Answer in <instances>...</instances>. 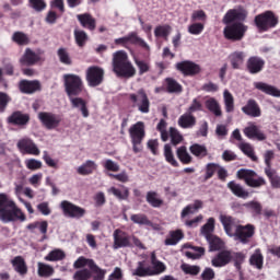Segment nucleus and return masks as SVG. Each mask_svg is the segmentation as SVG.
Wrapping results in <instances>:
<instances>
[{
  "label": "nucleus",
  "mask_w": 280,
  "mask_h": 280,
  "mask_svg": "<svg viewBox=\"0 0 280 280\" xmlns=\"http://www.w3.org/2000/svg\"><path fill=\"white\" fill-rule=\"evenodd\" d=\"M233 256L231 255V252H221L219 253L214 258H212L211 264L214 266V268H222V266H226L229 261H231V258Z\"/></svg>",
  "instance_id": "obj_22"
},
{
  "label": "nucleus",
  "mask_w": 280,
  "mask_h": 280,
  "mask_svg": "<svg viewBox=\"0 0 280 280\" xmlns=\"http://www.w3.org/2000/svg\"><path fill=\"white\" fill-rule=\"evenodd\" d=\"M170 137L173 145H178V143L183 142V136L173 127L170 128Z\"/></svg>",
  "instance_id": "obj_61"
},
{
  "label": "nucleus",
  "mask_w": 280,
  "mask_h": 280,
  "mask_svg": "<svg viewBox=\"0 0 280 280\" xmlns=\"http://www.w3.org/2000/svg\"><path fill=\"white\" fill-rule=\"evenodd\" d=\"M60 259H65V252L62 249H54L45 256L46 261H60Z\"/></svg>",
  "instance_id": "obj_54"
},
{
  "label": "nucleus",
  "mask_w": 280,
  "mask_h": 280,
  "mask_svg": "<svg viewBox=\"0 0 280 280\" xmlns=\"http://www.w3.org/2000/svg\"><path fill=\"white\" fill-rule=\"evenodd\" d=\"M223 100L226 113H233V110H235V100L233 98V94L225 90L223 92Z\"/></svg>",
  "instance_id": "obj_37"
},
{
  "label": "nucleus",
  "mask_w": 280,
  "mask_h": 280,
  "mask_svg": "<svg viewBox=\"0 0 280 280\" xmlns=\"http://www.w3.org/2000/svg\"><path fill=\"white\" fill-rule=\"evenodd\" d=\"M77 19L83 27H86L88 30H95V19H93L91 14H79Z\"/></svg>",
  "instance_id": "obj_34"
},
{
  "label": "nucleus",
  "mask_w": 280,
  "mask_h": 280,
  "mask_svg": "<svg viewBox=\"0 0 280 280\" xmlns=\"http://www.w3.org/2000/svg\"><path fill=\"white\" fill-rule=\"evenodd\" d=\"M63 215L66 218H84V214L86 213V210L84 208H81L80 206H77L72 203L71 201L63 200L59 205Z\"/></svg>",
  "instance_id": "obj_10"
},
{
  "label": "nucleus",
  "mask_w": 280,
  "mask_h": 280,
  "mask_svg": "<svg viewBox=\"0 0 280 280\" xmlns=\"http://www.w3.org/2000/svg\"><path fill=\"white\" fill-rule=\"evenodd\" d=\"M183 238V231L176 230L170 233V237L165 240L166 246H176V244Z\"/></svg>",
  "instance_id": "obj_40"
},
{
  "label": "nucleus",
  "mask_w": 280,
  "mask_h": 280,
  "mask_svg": "<svg viewBox=\"0 0 280 280\" xmlns=\"http://www.w3.org/2000/svg\"><path fill=\"white\" fill-rule=\"evenodd\" d=\"M74 37L79 47H84V43L88 40L86 33L84 31L75 30Z\"/></svg>",
  "instance_id": "obj_62"
},
{
  "label": "nucleus",
  "mask_w": 280,
  "mask_h": 280,
  "mask_svg": "<svg viewBox=\"0 0 280 280\" xmlns=\"http://www.w3.org/2000/svg\"><path fill=\"white\" fill-rule=\"evenodd\" d=\"M246 58V52L244 51H234L230 55V61L233 69H241L244 65Z\"/></svg>",
  "instance_id": "obj_29"
},
{
  "label": "nucleus",
  "mask_w": 280,
  "mask_h": 280,
  "mask_svg": "<svg viewBox=\"0 0 280 280\" xmlns=\"http://www.w3.org/2000/svg\"><path fill=\"white\" fill-rule=\"evenodd\" d=\"M114 248H124L126 246H138V248H145L141 241L137 238V236H128L126 232L121 230H115L114 231Z\"/></svg>",
  "instance_id": "obj_6"
},
{
  "label": "nucleus",
  "mask_w": 280,
  "mask_h": 280,
  "mask_svg": "<svg viewBox=\"0 0 280 280\" xmlns=\"http://www.w3.org/2000/svg\"><path fill=\"white\" fill-rule=\"evenodd\" d=\"M171 33H172V26L170 25H160L154 30V34L156 38H167Z\"/></svg>",
  "instance_id": "obj_46"
},
{
  "label": "nucleus",
  "mask_w": 280,
  "mask_h": 280,
  "mask_svg": "<svg viewBox=\"0 0 280 280\" xmlns=\"http://www.w3.org/2000/svg\"><path fill=\"white\" fill-rule=\"evenodd\" d=\"M40 55L34 52L31 48H26L24 54L20 58V63L24 67H34L37 62H40Z\"/></svg>",
  "instance_id": "obj_18"
},
{
  "label": "nucleus",
  "mask_w": 280,
  "mask_h": 280,
  "mask_svg": "<svg viewBox=\"0 0 280 280\" xmlns=\"http://www.w3.org/2000/svg\"><path fill=\"white\" fill-rule=\"evenodd\" d=\"M85 74L89 86H100L104 82V70L100 67L88 68Z\"/></svg>",
  "instance_id": "obj_11"
},
{
  "label": "nucleus",
  "mask_w": 280,
  "mask_h": 280,
  "mask_svg": "<svg viewBox=\"0 0 280 280\" xmlns=\"http://www.w3.org/2000/svg\"><path fill=\"white\" fill-rule=\"evenodd\" d=\"M130 220L131 222H133V224H143L144 226H152V222L148 220V217L145 214H131Z\"/></svg>",
  "instance_id": "obj_48"
},
{
  "label": "nucleus",
  "mask_w": 280,
  "mask_h": 280,
  "mask_svg": "<svg viewBox=\"0 0 280 280\" xmlns=\"http://www.w3.org/2000/svg\"><path fill=\"white\" fill-rule=\"evenodd\" d=\"M255 89L261 91V93H266V95H271L272 97H280V90L275 85H270L264 82H254Z\"/></svg>",
  "instance_id": "obj_21"
},
{
  "label": "nucleus",
  "mask_w": 280,
  "mask_h": 280,
  "mask_svg": "<svg viewBox=\"0 0 280 280\" xmlns=\"http://www.w3.org/2000/svg\"><path fill=\"white\" fill-rule=\"evenodd\" d=\"M202 209V201L196 200L194 203L188 205L182 210V218H187V215H194V213H198Z\"/></svg>",
  "instance_id": "obj_32"
},
{
  "label": "nucleus",
  "mask_w": 280,
  "mask_h": 280,
  "mask_svg": "<svg viewBox=\"0 0 280 280\" xmlns=\"http://www.w3.org/2000/svg\"><path fill=\"white\" fill-rule=\"evenodd\" d=\"M127 40L130 43V45H137L138 47L144 49V51H150V45L145 43L143 38L139 37L137 33H130L127 35Z\"/></svg>",
  "instance_id": "obj_30"
},
{
  "label": "nucleus",
  "mask_w": 280,
  "mask_h": 280,
  "mask_svg": "<svg viewBox=\"0 0 280 280\" xmlns=\"http://www.w3.org/2000/svg\"><path fill=\"white\" fill-rule=\"evenodd\" d=\"M190 21L192 23H206L207 13L202 10H195L190 15Z\"/></svg>",
  "instance_id": "obj_51"
},
{
  "label": "nucleus",
  "mask_w": 280,
  "mask_h": 280,
  "mask_svg": "<svg viewBox=\"0 0 280 280\" xmlns=\"http://www.w3.org/2000/svg\"><path fill=\"white\" fill-rule=\"evenodd\" d=\"M238 148L240 150H242L243 153L246 154V156H249L252 161H257L255 150L253 149V145H250V143L243 142L238 145Z\"/></svg>",
  "instance_id": "obj_50"
},
{
  "label": "nucleus",
  "mask_w": 280,
  "mask_h": 280,
  "mask_svg": "<svg viewBox=\"0 0 280 280\" xmlns=\"http://www.w3.org/2000/svg\"><path fill=\"white\" fill-rule=\"evenodd\" d=\"M255 235V226L247 224V225H238L236 232L232 236L235 242H241V244H248V240Z\"/></svg>",
  "instance_id": "obj_13"
},
{
  "label": "nucleus",
  "mask_w": 280,
  "mask_h": 280,
  "mask_svg": "<svg viewBox=\"0 0 280 280\" xmlns=\"http://www.w3.org/2000/svg\"><path fill=\"white\" fill-rule=\"evenodd\" d=\"M16 145L21 154H31L32 156H38L40 154V149L30 138L19 140Z\"/></svg>",
  "instance_id": "obj_12"
},
{
  "label": "nucleus",
  "mask_w": 280,
  "mask_h": 280,
  "mask_svg": "<svg viewBox=\"0 0 280 280\" xmlns=\"http://www.w3.org/2000/svg\"><path fill=\"white\" fill-rule=\"evenodd\" d=\"M95 262L92 259H88L84 256L79 257L74 264L73 268L79 269V268H90V270L93 268Z\"/></svg>",
  "instance_id": "obj_43"
},
{
  "label": "nucleus",
  "mask_w": 280,
  "mask_h": 280,
  "mask_svg": "<svg viewBox=\"0 0 280 280\" xmlns=\"http://www.w3.org/2000/svg\"><path fill=\"white\" fill-rule=\"evenodd\" d=\"M255 23L261 32H268L271 27H276L279 20L277 15L272 13V11H266L262 14H259L255 18Z\"/></svg>",
  "instance_id": "obj_8"
},
{
  "label": "nucleus",
  "mask_w": 280,
  "mask_h": 280,
  "mask_svg": "<svg viewBox=\"0 0 280 280\" xmlns=\"http://www.w3.org/2000/svg\"><path fill=\"white\" fill-rule=\"evenodd\" d=\"M180 128H194L196 126V117L191 114H184L178 119Z\"/></svg>",
  "instance_id": "obj_35"
},
{
  "label": "nucleus",
  "mask_w": 280,
  "mask_h": 280,
  "mask_svg": "<svg viewBox=\"0 0 280 280\" xmlns=\"http://www.w3.org/2000/svg\"><path fill=\"white\" fill-rule=\"evenodd\" d=\"M164 156L170 165H173V167H178V161H176V159L174 158V152H172V145H164Z\"/></svg>",
  "instance_id": "obj_44"
},
{
  "label": "nucleus",
  "mask_w": 280,
  "mask_h": 280,
  "mask_svg": "<svg viewBox=\"0 0 280 280\" xmlns=\"http://www.w3.org/2000/svg\"><path fill=\"white\" fill-rule=\"evenodd\" d=\"M219 220L223 225L226 235H229V237H233V235H235L237 229L240 228V225L237 224V220L226 214H220Z\"/></svg>",
  "instance_id": "obj_15"
},
{
  "label": "nucleus",
  "mask_w": 280,
  "mask_h": 280,
  "mask_svg": "<svg viewBox=\"0 0 280 280\" xmlns=\"http://www.w3.org/2000/svg\"><path fill=\"white\" fill-rule=\"evenodd\" d=\"M250 264L252 266H256L258 269H261L264 266V256H261L259 249H257L250 257Z\"/></svg>",
  "instance_id": "obj_57"
},
{
  "label": "nucleus",
  "mask_w": 280,
  "mask_h": 280,
  "mask_svg": "<svg viewBox=\"0 0 280 280\" xmlns=\"http://www.w3.org/2000/svg\"><path fill=\"white\" fill-rule=\"evenodd\" d=\"M206 108L213 113L215 117H220L222 115V109L220 108V103L215 98H208L206 101Z\"/></svg>",
  "instance_id": "obj_36"
},
{
  "label": "nucleus",
  "mask_w": 280,
  "mask_h": 280,
  "mask_svg": "<svg viewBox=\"0 0 280 280\" xmlns=\"http://www.w3.org/2000/svg\"><path fill=\"white\" fill-rule=\"evenodd\" d=\"M244 135L248 139H256V141H266V133L257 127L255 124H249L248 127L244 129Z\"/></svg>",
  "instance_id": "obj_19"
},
{
  "label": "nucleus",
  "mask_w": 280,
  "mask_h": 280,
  "mask_svg": "<svg viewBox=\"0 0 280 280\" xmlns=\"http://www.w3.org/2000/svg\"><path fill=\"white\" fill-rule=\"evenodd\" d=\"M130 100L140 113H150V100H148L143 90H140L137 94H130Z\"/></svg>",
  "instance_id": "obj_14"
},
{
  "label": "nucleus",
  "mask_w": 280,
  "mask_h": 280,
  "mask_svg": "<svg viewBox=\"0 0 280 280\" xmlns=\"http://www.w3.org/2000/svg\"><path fill=\"white\" fill-rule=\"evenodd\" d=\"M151 277H154V275H163L166 270L165 264L156 259V254L154 252L151 254Z\"/></svg>",
  "instance_id": "obj_27"
},
{
  "label": "nucleus",
  "mask_w": 280,
  "mask_h": 280,
  "mask_svg": "<svg viewBox=\"0 0 280 280\" xmlns=\"http://www.w3.org/2000/svg\"><path fill=\"white\" fill-rule=\"evenodd\" d=\"M73 279L74 280H90L91 279V271H89V269L78 270L74 273Z\"/></svg>",
  "instance_id": "obj_64"
},
{
  "label": "nucleus",
  "mask_w": 280,
  "mask_h": 280,
  "mask_svg": "<svg viewBox=\"0 0 280 280\" xmlns=\"http://www.w3.org/2000/svg\"><path fill=\"white\" fill-rule=\"evenodd\" d=\"M266 62L259 57H250L247 61V69L250 73H259Z\"/></svg>",
  "instance_id": "obj_26"
},
{
  "label": "nucleus",
  "mask_w": 280,
  "mask_h": 280,
  "mask_svg": "<svg viewBox=\"0 0 280 280\" xmlns=\"http://www.w3.org/2000/svg\"><path fill=\"white\" fill-rule=\"evenodd\" d=\"M206 240L209 243L210 250H220V248H222V246L224 245V243H222V240H220V237L215 235L209 236V238Z\"/></svg>",
  "instance_id": "obj_53"
},
{
  "label": "nucleus",
  "mask_w": 280,
  "mask_h": 280,
  "mask_svg": "<svg viewBox=\"0 0 280 280\" xmlns=\"http://www.w3.org/2000/svg\"><path fill=\"white\" fill-rule=\"evenodd\" d=\"M37 275L39 277H51V275H54V267H51L45 262H38L37 264Z\"/></svg>",
  "instance_id": "obj_41"
},
{
  "label": "nucleus",
  "mask_w": 280,
  "mask_h": 280,
  "mask_svg": "<svg viewBox=\"0 0 280 280\" xmlns=\"http://www.w3.org/2000/svg\"><path fill=\"white\" fill-rule=\"evenodd\" d=\"M37 119L46 130H57V128H60V124H62V117L51 112H39Z\"/></svg>",
  "instance_id": "obj_7"
},
{
  "label": "nucleus",
  "mask_w": 280,
  "mask_h": 280,
  "mask_svg": "<svg viewBox=\"0 0 280 280\" xmlns=\"http://www.w3.org/2000/svg\"><path fill=\"white\" fill-rule=\"evenodd\" d=\"M8 121L14 126H25L30 121V116L21 112H15L8 118Z\"/></svg>",
  "instance_id": "obj_28"
},
{
  "label": "nucleus",
  "mask_w": 280,
  "mask_h": 280,
  "mask_svg": "<svg viewBox=\"0 0 280 280\" xmlns=\"http://www.w3.org/2000/svg\"><path fill=\"white\" fill-rule=\"evenodd\" d=\"M202 32H205V23L202 22H192L188 25V33L192 36H200Z\"/></svg>",
  "instance_id": "obj_45"
},
{
  "label": "nucleus",
  "mask_w": 280,
  "mask_h": 280,
  "mask_svg": "<svg viewBox=\"0 0 280 280\" xmlns=\"http://www.w3.org/2000/svg\"><path fill=\"white\" fill-rule=\"evenodd\" d=\"M180 270L185 275H190V277H196V275H200V266L198 265H189V264H182Z\"/></svg>",
  "instance_id": "obj_39"
},
{
  "label": "nucleus",
  "mask_w": 280,
  "mask_h": 280,
  "mask_svg": "<svg viewBox=\"0 0 280 280\" xmlns=\"http://www.w3.org/2000/svg\"><path fill=\"white\" fill-rule=\"evenodd\" d=\"M24 165L27 167V170L36 172V170H40V167H43V162L36 159H26L24 161Z\"/></svg>",
  "instance_id": "obj_56"
},
{
  "label": "nucleus",
  "mask_w": 280,
  "mask_h": 280,
  "mask_svg": "<svg viewBox=\"0 0 280 280\" xmlns=\"http://www.w3.org/2000/svg\"><path fill=\"white\" fill-rule=\"evenodd\" d=\"M228 187L232 191V194H234V196H237V198H243L244 200H246V198H248V196H250V194H248V191L244 190L242 185H240L235 182H230L228 184Z\"/></svg>",
  "instance_id": "obj_31"
},
{
  "label": "nucleus",
  "mask_w": 280,
  "mask_h": 280,
  "mask_svg": "<svg viewBox=\"0 0 280 280\" xmlns=\"http://www.w3.org/2000/svg\"><path fill=\"white\" fill-rule=\"evenodd\" d=\"M151 268L150 267H143V262H139L137 269L133 271V275L137 277H152Z\"/></svg>",
  "instance_id": "obj_59"
},
{
  "label": "nucleus",
  "mask_w": 280,
  "mask_h": 280,
  "mask_svg": "<svg viewBox=\"0 0 280 280\" xmlns=\"http://www.w3.org/2000/svg\"><path fill=\"white\" fill-rule=\"evenodd\" d=\"M238 178H243L248 187H261L266 185V179L257 177V173L252 170L241 168L237 172Z\"/></svg>",
  "instance_id": "obj_9"
},
{
  "label": "nucleus",
  "mask_w": 280,
  "mask_h": 280,
  "mask_svg": "<svg viewBox=\"0 0 280 280\" xmlns=\"http://www.w3.org/2000/svg\"><path fill=\"white\" fill-rule=\"evenodd\" d=\"M37 211L42 213V215H51V208L47 201H43L37 205Z\"/></svg>",
  "instance_id": "obj_63"
},
{
  "label": "nucleus",
  "mask_w": 280,
  "mask_h": 280,
  "mask_svg": "<svg viewBox=\"0 0 280 280\" xmlns=\"http://www.w3.org/2000/svg\"><path fill=\"white\" fill-rule=\"evenodd\" d=\"M19 88L22 93L32 95V93H36V91H40L42 85H40V81L38 80H33V81L23 80L20 82Z\"/></svg>",
  "instance_id": "obj_20"
},
{
  "label": "nucleus",
  "mask_w": 280,
  "mask_h": 280,
  "mask_svg": "<svg viewBox=\"0 0 280 280\" xmlns=\"http://www.w3.org/2000/svg\"><path fill=\"white\" fill-rule=\"evenodd\" d=\"M13 269L20 275V277H25L27 275V264L25 262V259L21 256H16L11 261Z\"/></svg>",
  "instance_id": "obj_25"
},
{
  "label": "nucleus",
  "mask_w": 280,
  "mask_h": 280,
  "mask_svg": "<svg viewBox=\"0 0 280 280\" xmlns=\"http://www.w3.org/2000/svg\"><path fill=\"white\" fill-rule=\"evenodd\" d=\"M176 70L184 75H196V73H200V66L194 61H182L176 63Z\"/></svg>",
  "instance_id": "obj_17"
},
{
  "label": "nucleus",
  "mask_w": 280,
  "mask_h": 280,
  "mask_svg": "<svg viewBox=\"0 0 280 280\" xmlns=\"http://www.w3.org/2000/svg\"><path fill=\"white\" fill-rule=\"evenodd\" d=\"M177 156L182 163H185L186 165L191 163V155H189V152H187L186 147H179L177 149Z\"/></svg>",
  "instance_id": "obj_52"
},
{
  "label": "nucleus",
  "mask_w": 280,
  "mask_h": 280,
  "mask_svg": "<svg viewBox=\"0 0 280 280\" xmlns=\"http://www.w3.org/2000/svg\"><path fill=\"white\" fill-rule=\"evenodd\" d=\"M63 86L68 97L80 95L84 91L82 77L73 73L63 74Z\"/></svg>",
  "instance_id": "obj_4"
},
{
  "label": "nucleus",
  "mask_w": 280,
  "mask_h": 280,
  "mask_svg": "<svg viewBox=\"0 0 280 280\" xmlns=\"http://www.w3.org/2000/svg\"><path fill=\"white\" fill-rule=\"evenodd\" d=\"M69 100L72 108L81 113L82 117L86 119L90 115L89 103L86 102V100L80 96H69Z\"/></svg>",
  "instance_id": "obj_16"
},
{
  "label": "nucleus",
  "mask_w": 280,
  "mask_h": 280,
  "mask_svg": "<svg viewBox=\"0 0 280 280\" xmlns=\"http://www.w3.org/2000/svg\"><path fill=\"white\" fill-rule=\"evenodd\" d=\"M95 170H97V163L92 160H86L77 168V172L80 176H89L90 174H93Z\"/></svg>",
  "instance_id": "obj_24"
},
{
  "label": "nucleus",
  "mask_w": 280,
  "mask_h": 280,
  "mask_svg": "<svg viewBox=\"0 0 280 280\" xmlns=\"http://www.w3.org/2000/svg\"><path fill=\"white\" fill-rule=\"evenodd\" d=\"M129 136L131 139L133 152L138 154L143 150L141 145L143 139L145 138V125L143 121H138L129 128Z\"/></svg>",
  "instance_id": "obj_5"
},
{
  "label": "nucleus",
  "mask_w": 280,
  "mask_h": 280,
  "mask_svg": "<svg viewBox=\"0 0 280 280\" xmlns=\"http://www.w3.org/2000/svg\"><path fill=\"white\" fill-rule=\"evenodd\" d=\"M215 231V219L209 218L207 223L201 228L200 233L203 235L206 240L213 236V232Z\"/></svg>",
  "instance_id": "obj_33"
},
{
  "label": "nucleus",
  "mask_w": 280,
  "mask_h": 280,
  "mask_svg": "<svg viewBox=\"0 0 280 280\" xmlns=\"http://www.w3.org/2000/svg\"><path fill=\"white\" fill-rule=\"evenodd\" d=\"M242 110L243 113H245V115H248L249 117L261 116V109L259 108V105H257V102H255V100H249L246 106L242 107Z\"/></svg>",
  "instance_id": "obj_23"
},
{
  "label": "nucleus",
  "mask_w": 280,
  "mask_h": 280,
  "mask_svg": "<svg viewBox=\"0 0 280 280\" xmlns=\"http://www.w3.org/2000/svg\"><path fill=\"white\" fill-rule=\"evenodd\" d=\"M112 67L117 78H135L137 75V68L128 58V54L124 50H118L113 54Z\"/></svg>",
  "instance_id": "obj_3"
},
{
  "label": "nucleus",
  "mask_w": 280,
  "mask_h": 280,
  "mask_svg": "<svg viewBox=\"0 0 280 280\" xmlns=\"http://www.w3.org/2000/svg\"><path fill=\"white\" fill-rule=\"evenodd\" d=\"M147 202H149V205H151V207H161V205H163V200L161 199V197H159V194L154 192V191H149L147 194Z\"/></svg>",
  "instance_id": "obj_47"
},
{
  "label": "nucleus",
  "mask_w": 280,
  "mask_h": 280,
  "mask_svg": "<svg viewBox=\"0 0 280 280\" xmlns=\"http://www.w3.org/2000/svg\"><path fill=\"white\" fill-rule=\"evenodd\" d=\"M58 58L62 65H71V56L65 48H59L57 51Z\"/></svg>",
  "instance_id": "obj_60"
},
{
  "label": "nucleus",
  "mask_w": 280,
  "mask_h": 280,
  "mask_svg": "<svg viewBox=\"0 0 280 280\" xmlns=\"http://www.w3.org/2000/svg\"><path fill=\"white\" fill-rule=\"evenodd\" d=\"M12 40L18 45H30V36L23 32H15L12 35Z\"/></svg>",
  "instance_id": "obj_49"
},
{
  "label": "nucleus",
  "mask_w": 280,
  "mask_h": 280,
  "mask_svg": "<svg viewBox=\"0 0 280 280\" xmlns=\"http://www.w3.org/2000/svg\"><path fill=\"white\" fill-rule=\"evenodd\" d=\"M107 194H112L115 198H118V200H127L130 192L127 187H122V190L116 187H110L107 189Z\"/></svg>",
  "instance_id": "obj_38"
},
{
  "label": "nucleus",
  "mask_w": 280,
  "mask_h": 280,
  "mask_svg": "<svg viewBox=\"0 0 280 280\" xmlns=\"http://www.w3.org/2000/svg\"><path fill=\"white\" fill-rule=\"evenodd\" d=\"M189 150L194 156L202 158L207 154V147L202 144H192Z\"/></svg>",
  "instance_id": "obj_58"
},
{
  "label": "nucleus",
  "mask_w": 280,
  "mask_h": 280,
  "mask_svg": "<svg viewBox=\"0 0 280 280\" xmlns=\"http://www.w3.org/2000/svg\"><path fill=\"white\" fill-rule=\"evenodd\" d=\"M26 217L19 206L5 194H0V221L4 224L9 222H25Z\"/></svg>",
  "instance_id": "obj_2"
},
{
  "label": "nucleus",
  "mask_w": 280,
  "mask_h": 280,
  "mask_svg": "<svg viewBox=\"0 0 280 280\" xmlns=\"http://www.w3.org/2000/svg\"><path fill=\"white\" fill-rule=\"evenodd\" d=\"M205 255V248L202 247H190V250L186 252L188 259H200Z\"/></svg>",
  "instance_id": "obj_55"
},
{
  "label": "nucleus",
  "mask_w": 280,
  "mask_h": 280,
  "mask_svg": "<svg viewBox=\"0 0 280 280\" xmlns=\"http://www.w3.org/2000/svg\"><path fill=\"white\" fill-rule=\"evenodd\" d=\"M265 174L268 176L271 183V187L280 189V177L277 175V172L271 168H265Z\"/></svg>",
  "instance_id": "obj_42"
},
{
  "label": "nucleus",
  "mask_w": 280,
  "mask_h": 280,
  "mask_svg": "<svg viewBox=\"0 0 280 280\" xmlns=\"http://www.w3.org/2000/svg\"><path fill=\"white\" fill-rule=\"evenodd\" d=\"M246 19V10L237 8L230 10L223 18V23L226 25L223 30V35L228 40H242L246 34V25L242 23H233V21H244ZM233 23V24H231Z\"/></svg>",
  "instance_id": "obj_1"
}]
</instances>
